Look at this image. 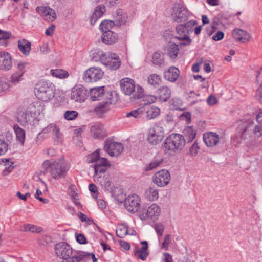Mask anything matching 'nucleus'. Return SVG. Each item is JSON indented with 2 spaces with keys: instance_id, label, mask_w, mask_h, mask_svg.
<instances>
[{
  "instance_id": "nucleus-1",
  "label": "nucleus",
  "mask_w": 262,
  "mask_h": 262,
  "mask_svg": "<svg viewBox=\"0 0 262 262\" xmlns=\"http://www.w3.org/2000/svg\"><path fill=\"white\" fill-rule=\"evenodd\" d=\"M100 150L97 149L86 157V161L89 163H94V180L98 183L101 187L105 190H108L112 187V182L110 177L105 173L110 167V162L103 157H100Z\"/></svg>"
},
{
  "instance_id": "nucleus-2",
  "label": "nucleus",
  "mask_w": 262,
  "mask_h": 262,
  "mask_svg": "<svg viewBox=\"0 0 262 262\" xmlns=\"http://www.w3.org/2000/svg\"><path fill=\"white\" fill-rule=\"evenodd\" d=\"M45 172H49L51 176L55 180L66 177L70 166L63 161L46 160L42 163Z\"/></svg>"
},
{
  "instance_id": "nucleus-3",
  "label": "nucleus",
  "mask_w": 262,
  "mask_h": 262,
  "mask_svg": "<svg viewBox=\"0 0 262 262\" xmlns=\"http://www.w3.org/2000/svg\"><path fill=\"white\" fill-rule=\"evenodd\" d=\"M55 86L53 83L47 81L41 80L35 85L34 93L38 99L48 102L55 96Z\"/></svg>"
},
{
  "instance_id": "nucleus-4",
  "label": "nucleus",
  "mask_w": 262,
  "mask_h": 262,
  "mask_svg": "<svg viewBox=\"0 0 262 262\" xmlns=\"http://www.w3.org/2000/svg\"><path fill=\"white\" fill-rule=\"evenodd\" d=\"M186 144V140L179 134L172 133L164 140L163 148L166 153L171 154L182 150Z\"/></svg>"
},
{
  "instance_id": "nucleus-5",
  "label": "nucleus",
  "mask_w": 262,
  "mask_h": 262,
  "mask_svg": "<svg viewBox=\"0 0 262 262\" xmlns=\"http://www.w3.org/2000/svg\"><path fill=\"white\" fill-rule=\"evenodd\" d=\"M164 130L162 126L155 124L148 130L147 141L151 145L159 144L164 138Z\"/></svg>"
},
{
  "instance_id": "nucleus-6",
  "label": "nucleus",
  "mask_w": 262,
  "mask_h": 262,
  "mask_svg": "<svg viewBox=\"0 0 262 262\" xmlns=\"http://www.w3.org/2000/svg\"><path fill=\"white\" fill-rule=\"evenodd\" d=\"M102 63L111 70H117L121 65V61L118 56L112 53H102L100 55Z\"/></svg>"
},
{
  "instance_id": "nucleus-7",
  "label": "nucleus",
  "mask_w": 262,
  "mask_h": 262,
  "mask_svg": "<svg viewBox=\"0 0 262 262\" xmlns=\"http://www.w3.org/2000/svg\"><path fill=\"white\" fill-rule=\"evenodd\" d=\"M171 16L173 21L182 23L187 20L188 11L183 5L176 4L171 8Z\"/></svg>"
},
{
  "instance_id": "nucleus-8",
  "label": "nucleus",
  "mask_w": 262,
  "mask_h": 262,
  "mask_svg": "<svg viewBox=\"0 0 262 262\" xmlns=\"http://www.w3.org/2000/svg\"><path fill=\"white\" fill-rule=\"evenodd\" d=\"M103 71L98 67H91L87 69L83 74V79L85 82H94L102 78Z\"/></svg>"
},
{
  "instance_id": "nucleus-9",
  "label": "nucleus",
  "mask_w": 262,
  "mask_h": 262,
  "mask_svg": "<svg viewBox=\"0 0 262 262\" xmlns=\"http://www.w3.org/2000/svg\"><path fill=\"white\" fill-rule=\"evenodd\" d=\"M87 98V90L80 84L75 85L71 90L70 99L75 102L82 103Z\"/></svg>"
},
{
  "instance_id": "nucleus-10",
  "label": "nucleus",
  "mask_w": 262,
  "mask_h": 262,
  "mask_svg": "<svg viewBox=\"0 0 262 262\" xmlns=\"http://www.w3.org/2000/svg\"><path fill=\"white\" fill-rule=\"evenodd\" d=\"M170 174L165 169L161 170L157 172L153 176V182L159 187L166 186L170 180Z\"/></svg>"
},
{
  "instance_id": "nucleus-11",
  "label": "nucleus",
  "mask_w": 262,
  "mask_h": 262,
  "mask_svg": "<svg viewBox=\"0 0 262 262\" xmlns=\"http://www.w3.org/2000/svg\"><path fill=\"white\" fill-rule=\"evenodd\" d=\"M140 203L141 199L139 196L133 194L126 198L124 206L128 212L134 213L139 209Z\"/></svg>"
},
{
  "instance_id": "nucleus-12",
  "label": "nucleus",
  "mask_w": 262,
  "mask_h": 262,
  "mask_svg": "<svg viewBox=\"0 0 262 262\" xmlns=\"http://www.w3.org/2000/svg\"><path fill=\"white\" fill-rule=\"evenodd\" d=\"M120 87L122 92L126 95H130L133 94V98L134 99V96L137 91L134 81L129 78H123L120 81Z\"/></svg>"
},
{
  "instance_id": "nucleus-13",
  "label": "nucleus",
  "mask_w": 262,
  "mask_h": 262,
  "mask_svg": "<svg viewBox=\"0 0 262 262\" xmlns=\"http://www.w3.org/2000/svg\"><path fill=\"white\" fill-rule=\"evenodd\" d=\"M123 145L121 143L116 142H106L104 148L111 157H117L123 151Z\"/></svg>"
},
{
  "instance_id": "nucleus-14",
  "label": "nucleus",
  "mask_w": 262,
  "mask_h": 262,
  "mask_svg": "<svg viewBox=\"0 0 262 262\" xmlns=\"http://www.w3.org/2000/svg\"><path fill=\"white\" fill-rule=\"evenodd\" d=\"M176 32L178 36L176 38L180 40L183 41L180 43V45L182 46H188L190 45L191 42V40L188 36L189 32L185 28V26L183 24L178 25L176 27Z\"/></svg>"
},
{
  "instance_id": "nucleus-15",
  "label": "nucleus",
  "mask_w": 262,
  "mask_h": 262,
  "mask_svg": "<svg viewBox=\"0 0 262 262\" xmlns=\"http://www.w3.org/2000/svg\"><path fill=\"white\" fill-rule=\"evenodd\" d=\"M55 250L57 256L64 258L67 256H71L72 254V249L68 244L64 242L57 244Z\"/></svg>"
},
{
  "instance_id": "nucleus-16",
  "label": "nucleus",
  "mask_w": 262,
  "mask_h": 262,
  "mask_svg": "<svg viewBox=\"0 0 262 262\" xmlns=\"http://www.w3.org/2000/svg\"><path fill=\"white\" fill-rule=\"evenodd\" d=\"M17 121L23 126L31 124L34 120L32 116L27 110L19 109L16 113Z\"/></svg>"
},
{
  "instance_id": "nucleus-17",
  "label": "nucleus",
  "mask_w": 262,
  "mask_h": 262,
  "mask_svg": "<svg viewBox=\"0 0 262 262\" xmlns=\"http://www.w3.org/2000/svg\"><path fill=\"white\" fill-rule=\"evenodd\" d=\"M12 60L8 52H0V69L8 71L12 68Z\"/></svg>"
},
{
  "instance_id": "nucleus-18",
  "label": "nucleus",
  "mask_w": 262,
  "mask_h": 262,
  "mask_svg": "<svg viewBox=\"0 0 262 262\" xmlns=\"http://www.w3.org/2000/svg\"><path fill=\"white\" fill-rule=\"evenodd\" d=\"M36 11L40 14L46 20L53 21L56 18V15L54 10L49 7H37L36 8Z\"/></svg>"
},
{
  "instance_id": "nucleus-19",
  "label": "nucleus",
  "mask_w": 262,
  "mask_h": 262,
  "mask_svg": "<svg viewBox=\"0 0 262 262\" xmlns=\"http://www.w3.org/2000/svg\"><path fill=\"white\" fill-rule=\"evenodd\" d=\"M142 99L143 101L146 102V104H151L154 103L157 99V97L154 95L144 94L143 88L139 85H137V91L134 96V100Z\"/></svg>"
},
{
  "instance_id": "nucleus-20",
  "label": "nucleus",
  "mask_w": 262,
  "mask_h": 262,
  "mask_svg": "<svg viewBox=\"0 0 262 262\" xmlns=\"http://www.w3.org/2000/svg\"><path fill=\"white\" fill-rule=\"evenodd\" d=\"M203 141L207 147H214L219 143L220 138L214 132H208L203 135Z\"/></svg>"
},
{
  "instance_id": "nucleus-21",
  "label": "nucleus",
  "mask_w": 262,
  "mask_h": 262,
  "mask_svg": "<svg viewBox=\"0 0 262 262\" xmlns=\"http://www.w3.org/2000/svg\"><path fill=\"white\" fill-rule=\"evenodd\" d=\"M232 37L236 41L242 43H246L249 41L250 36L245 30L236 28L232 31Z\"/></svg>"
},
{
  "instance_id": "nucleus-22",
  "label": "nucleus",
  "mask_w": 262,
  "mask_h": 262,
  "mask_svg": "<svg viewBox=\"0 0 262 262\" xmlns=\"http://www.w3.org/2000/svg\"><path fill=\"white\" fill-rule=\"evenodd\" d=\"M160 207L156 204L153 203L146 210V216L152 220H157L161 214Z\"/></svg>"
},
{
  "instance_id": "nucleus-23",
  "label": "nucleus",
  "mask_w": 262,
  "mask_h": 262,
  "mask_svg": "<svg viewBox=\"0 0 262 262\" xmlns=\"http://www.w3.org/2000/svg\"><path fill=\"white\" fill-rule=\"evenodd\" d=\"M45 133H49L55 141H59L62 139V135L60 132L59 128L54 124H50L43 129Z\"/></svg>"
},
{
  "instance_id": "nucleus-24",
  "label": "nucleus",
  "mask_w": 262,
  "mask_h": 262,
  "mask_svg": "<svg viewBox=\"0 0 262 262\" xmlns=\"http://www.w3.org/2000/svg\"><path fill=\"white\" fill-rule=\"evenodd\" d=\"M92 137L95 139H100L106 136V131L102 124L96 123L91 128Z\"/></svg>"
},
{
  "instance_id": "nucleus-25",
  "label": "nucleus",
  "mask_w": 262,
  "mask_h": 262,
  "mask_svg": "<svg viewBox=\"0 0 262 262\" xmlns=\"http://www.w3.org/2000/svg\"><path fill=\"white\" fill-rule=\"evenodd\" d=\"M144 114L147 120L154 119L160 114V110L154 106H145L143 107Z\"/></svg>"
},
{
  "instance_id": "nucleus-26",
  "label": "nucleus",
  "mask_w": 262,
  "mask_h": 262,
  "mask_svg": "<svg viewBox=\"0 0 262 262\" xmlns=\"http://www.w3.org/2000/svg\"><path fill=\"white\" fill-rule=\"evenodd\" d=\"M102 41L107 45H111L117 42L118 36L116 33L113 31H105L101 36Z\"/></svg>"
},
{
  "instance_id": "nucleus-27",
  "label": "nucleus",
  "mask_w": 262,
  "mask_h": 262,
  "mask_svg": "<svg viewBox=\"0 0 262 262\" xmlns=\"http://www.w3.org/2000/svg\"><path fill=\"white\" fill-rule=\"evenodd\" d=\"M27 110L34 119L40 114L43 111V108L40 102H36L29 105Z\"/></svg>"
},
{
  "instance_id": "nucleus-28",
  "label": "nucleus",
  "mask_w": 262,
  "mask_h": 262,
  "mask_svg": "<svg viewBox=\"0 0 262 262\" xmlns=\"http://www.w3.org/2000/svg\"><path fill=\"white\" fill-rule=\"evenodd\" d=\"M141 244L143 245L142 247L139 250L136 248L135 251V255L137 258L145 260L149 254L147 250L148 243L147 241H144L141 242Z\"/></svg>"
},
{
  "instance_id": "nucleus-29",
  "label": "nucleus",
  "mask_w": 262,
  "mask_h": 262,
  "mask_svg": "<svg viewBox=\"0 0 262 262\" xmlns=\"http://www.w3.org/2000/svg\"><path fill=\"white\" fill-rule=\"evenodd\" d=\"M158 97L161 102H166L169 99L171 95L170 89L166 86H162L157 90Z\"/></svg>"
},
{
  "instance_id": "nucleus-30",
  "label": "nucleus",
  "mask_w": 262,
  "mask_h": 262,
  "mask_svg": "<svg viewBox=\"0 0 262 262\" xmlns=\"http://www.w3.org/2000/svg\"><path fill=\"white\" fill-rule=\"evenodd\" d=\"M104 95L103 86L93 88L90 89V97L92 101H99L101 100Z\"/></svg>"
},
{
  "instance_id": "nucleus-31",
  "label": "nucleus",
  "mask_w": 262,
  "mask_h": 262,
  "mask_svg": "<svg viewBox=\"0 0 262 262\" xmlns=\"http://www.w3.org/2000/svg\"><path fill=\"white\" fill-rule=\"evenodd\" d=\"M180 75L179 69L174 67H170L164 73V78L170 82H174L178 78Z\"/></svg>"
},
{
  "instance_id": "nucleus-32",
  "label": "nucleus",
  "mask_w": 262,
  "mask_h": 262,
  "mask_svg": "<svg viewBox=\"0 0 262 262\" xmlns=\"http://www.w3.org/2000/svg\"><path fill=\"white\" fill-rule=\"evenodd\" d=\"M145 198L149 201L157 200L159 197V191L154 186L146 188L144 192Z\"/></svg>"
},
{
  "instance_id": "nucleus-33",
  "label": "nucleus",
  "mask_w": 262,
  "mask_h": 262,
  "mask_svg": "<svg viewBox=\"0 0 262 262\" xmlns=\"http://www.w3.org/2000/svg\"><path fill=\"white\" fill-rule=\"evenodd\" d=\"M31 44L28 40L23 39L18 41V48L26 56L30 54Z\"/></svg>"
},
{
  "instance_id": "nucleus-34",
  "label": "nucleus",
  "mask_w": 262,
  "mask_h": 262,
  "mask_svg": "<svg viewBox=\"0 0 262 262\" xmlns=\"http://www.w3.org/2000/svg\"><path fill=\"white\" fill-rule=\"evenodd\" d=\"M77 190L76 187L74 185H71L68 188V194L70 196L73 203L79 206L80 205L79 202V195L77 192Z\"/></svg>"
},
{
  "instance_id": "nucleus-35",
  "label": "nucleus",
  "mask_w": 262,
  "mask_h": 262,
  "mask_svg": "<svg viewBox=\"0 0 262 262\" xmlns=\"http://www.w3.org/2000/svg\"><path fill=\"white\" fill-rule=\"evenodd\" d=\"M184 134L188 142L192 141L196 137V130L192 126H187L184 130Z\"/></svg>"
},
{
  "instance_id": "nucleus-36",
  "label": "nucleus",
  "mask_w": 262,
  "mask_h": 262,
  "mask_svg": "<svg viewBox=\"0 0 262 262\" xmlns=\"http://www.w3.org/2000/svg\"><path fill=\"white\" fill-rule=\"evenodd\" d=\"M13 128L16 136L17 140L19 142L21 145H24L25 140V132L24 130L17 124L14 125Z\"/></svg>"
},
{
  "instance_id": "nucleus-37",
  "label": "nucleus",
  "mask_w": 262,
  "mask_h": 262,
  "mask_svg": "<svg viewBox=\"0 0 262 262\" xmlns=\"http://www.w3.org/2000/svg\"><path fill=\"white\" fill-rule=\"evenodd\" d=\"M109 110L108 102H104L99 103L95 108V113L100 117L106 113Z\"/></svg>"
},
{
  "instance_id": "nucleus-38",
  "label": "nucleus",
  "mask_w": 262,
  "mask_h": 262,
  "mask_svg": "<svg viewBox=\"0 0 262 262\" xmlns=\"http://www.w3.org/2000/svg\"><path fill=\"white\" fill-rule=\"evenodd\" d=\"M163 161V159L162 158L154 159L149 164L146 165L145 170L148 171L157 168L162 163Z\"/></svg>"
},
{
  "instance_id": "nucleus-39",
  "label": "nucleus",
  "mask_w": 262,
  "mask_h": 262,
  "mask_svg": "<svg viewBox=\"0 0 262 262\" xmlns=\"http://www.w3.org/2000/svg\"><path fill=\"white\" fill-rule=\"evenodd\" d=\"M179 52L178 46L174 43L170 45L167 51V54L171 59H175Z\"/></svg>"
},
{
  "instance_id": "nucleus-40",
  "label": "nucleus",
  "mask_w": 262,
  "mask_h": 262,
  "mask_svg": "<svg viewBox=\"0 0 262 262\" xmlns=\"http://www.w3.org/2000/svg\"><path fill=\"white\" fill-rule=\"evenodd\" d=\"M50 73L53 76L60 79H65L69 77L68 72L62 69L51 70Z\"/></svg>"
},
{
  "instance_id": "nucleus-41",
  "label": "nucleus",
  "mask_w": 262,
  "mask_h": 262,
  "mask_svg": "<svg viewBox=\"0 0 262 262\" xmlns=\"http://www.w3.org/2000/svg\"><path fill=\"white\" fill-rule=\"evenodd\" d=\"M115 25L114 21L105 20L100 24L99 29L103 33L105 31H111V29L114 27Z\"/></svg>"
},
{
  "instance_id": "nucleus-42",
  "label": "nucleus",
  "mask_w": 262,
  "mask_h": 262,
  "mask_svg": "<svg viewBox=\"0 0 262 262\" xmlns=\"http://www.w3.org/2000/svg\"><path fill=\"white\" fill-rule=\"evenodd\" d=\"M147 81L149 85L156 86L161 84L162 79L159 75L152 74L148 76Z\"/></svg>"
},
{
  "instance_id": "nucleus-43",
  "label": "nucleus",
  "mask_w": 262,
  "mask_h": 262,
  "mask_svg": "<svg viewBox=\"0 0 262 262\" xmlns=\"http://www.w3.org/2000/svg\"><path fill=\"white\" fill-rule=\"evenodd\" d=\"M12 34L10 32L0 30V45L5 47L8 45V40L11 37Z\"/></svg>"
},
{
  "instance_id": "nucleus-44",
  "label": "nucleus",
  "mask_w": 262,
  "mask_h": 262,
  "mask_svg": "<svg viewBox=\"0 0 262 262\" xmlns=\"http://www.w3.org/2000/svg\"><path fill=\"white\" fill-rule=\"evenodd\" d=\"M152 61L156 65L163 66L164 64L163 55L159 52H155L152 55Z\"/></svg>"
},
{
  "instance_id": "nucleus-45",
  "label": "nucleus",
  "mask_w": 262,
  "mask_h": 262,
  "mask_svg": "<svg viewBox=\"0 0 262 262\" xmlns=\"http://www.w3.org/2000/svg\"><path fill=\"white\" fill-rule=\"evenodd\" d=\"M128 229L125 224H120L116 229L117 235L120 238H123L128 233Z\"/></svg>"
},
{
  "instance_id": "nucleus-46",
  "label": "nucleus",
  "mask_w": 262,
  "mask_h": 262,
  "mask_svg": "<svg viewBox=\"0 0 262 262\" xmlns=\"http://www.w3.org/2000/svg\"><path fill=\"white\" fill-rule=\"evenodd\" d=\"M24 229L25 232H30L36 233H40L42 231L41 227L29 224L24 225Z\"/></svg>"
},
{
  "instance_id": "nucleus-47",
  "label": "nucleus",
  "mask_w": 262,
  "mask_h": 262,
  "mask_svg": "<svg viewBox=\"0 0 262 262\" xmlns=\"http://www.w3.org/2000/svg\"><path fill=\"white\" fill-rule=\"evenodd\" d=\"M144 115L143 107L133 110L126 114V117L129 118L133 117L136 118H140Z\"/></svg>"
},
{
  "instance_id": "nucleus-48",
  "label": "nucleus",
  "mask_w": 262,
  "mask_h": 262,
  "mask_svg": "<svg viewBox=\"0 0 262 262\" xmlns=\"http://www.w3.org/2000/svg\"><path fill=\"white\" fill-rule=\"evenodd\" d=\"M253 124V121L250 120L241 121L239 124L240 132L243 134L246 133L249 128Z\"/></svg>"
},
{
  "instance_id": "nucleus-49",
  "label": "nucleus",
  "mask_w": 262,
  "mask_h": 262,
  "mask_svg": "<svg viewBox=\"0 0 262 262\" xmlns=\"http://www.w3.org/2000/svg\"><path fill=\"white\" fill-rule=\"evenodd\" d=\"M3 162H5V169L3 171V174L4 176L8 175L14 168V166H13V162H10L8 159H4L2 160Z\"/></svg>"
},
{
  "instance_id": "nucleus-50",
  "label": "nucleus",
  "mask_w": 262,
  "mask_h": 262,
  "mask_svg": "<svg viewBox=\"0 0 262 262\" xmlns=\"http://www.w3.org/2000/svg\"><path fill=\"white\" fill-rule=\"evenodd\" d=\"M172 241L171 235L169 234H166L164 238L163 242L161 243V248L164 250H168L170 244Z\"/></svg>"
},
{
  "instance_id": "nucleus-51",
  "label": "nucleus",
  "mask_w": 262,
  "mask_h": 262,
  "mask_svg": "<svg viewBox=\"0 0 262 262\" xmlns=\"http://www.w3.org/2000/svg\"><path fill=\"white\" fill-rule=\"evenodd\" d=\"M113 195L118 203H121L123 202H125V200L126 197H125V195L121 190H118L115 191Z\"/></svg>"
},
{
  "instance_id": "nucleus-52",
  "label": "nucleus",
  "mask_w": 262,
  "mask_h": 262,
  "mask_svg": "<svg viewBox=\"0 0 262 262\" xmlns=\"http://www.w3.org/2000/svg\"><path fill=\"white\" fill-rule=\"evenodd\" d=\"M122 12H118L117 15L115 18V20L114 21L116 25L120 26L122 24H124L126 23L127 17L125 15H122Z\"/></svg>"
},
{
  "instance_id": "nucleus-53",
  "label": "nucleus",
  "mask_w": 262,
  "mask_h": 262,
  "mask_svg": "<svg viewBox=\"0 0 262 262\" xmlns=\"http://www.w3.org/2000/svg\"><path fill=\"white\" fill-rule=\"evenodd\" d=\"M252 133L256 138H259L262 137V124H256L252 129Z\"/></svg>"
},
{
  "instance_id": "nucleus-54",
  "label": "nucleus",
  "mask_w": 262,
  "mask_h": 262,
  "mask_svg": "<svg viewBox=\"0 0 262 262\" xmlns=\"http://www.w3.org/2000/svg\"><path fill=\"white\" fill-rule=\"evenodd\" d=\"M154 229H155L157 235L161 236L164 232L165 227L161 223H156L154 225Z\"/></svg>"
},
{
  "instance_id": "nucleus-55",
  "label": "nucleus",
  "mask_w": 262,
  "mask_h": 262,
  "mask_svg": "<svg viewBox=\"0 0 262 262\" xmlns=\"http://www.w3.org/2000/svg\"><path fill=\"white\" fill-rule=\"evenodd\" d=\"M78 115V113L76 111H67L64 113V117L68 120H73L75 119Z\"/></svg>"
},
{
  "instance_id": "nucleus-56",
  "label": "nucleus",
  "mask_w": 262,
  "mask_h": 262,
  "mask_svg": "<svg viewBox=\"0 0 262 262\" xmlns=\"http://www.w3.org/2000/svg\"><path fill=\"white\" fill-rule=\"evenodd\" d=\"M75 257L78 260L79 262L82 260H86L90 258V254L85 252L80 251L77 253Z\"/></svg>"
},
{
  "instance_id": "nucleus-57",
  "label": "nucleus",
  "mask_w": 262,
  "mask_h": 262,
  "mask_svg": "<svg viewBox=\"0 0 262 262\" xmlns=\"http://www.w3.org/2000/svg\"><path fill=\"white\" fill-rule=\"evenodd\" d=\"M199 149L200 147L196 141H195L190 148L189 152V155L191 157L196 156Z\"/></svg>"
},
{
  "instance_id": "nucleus-58",
  "label": "nucleus",
  "mask_w": 262,
  "mask_h": 262,
  "mask_svg": "<svg viewBox=\"0 0 262 262\" xmlns=\"http://www.w3.org/2000/svg\"><path fill=\"white\" fill-rule=\"evenodd\" d=\"M23 72H14L11 76V81L13 83H15L19 81L23 76Z\"/></svg>"
},
{
  "instance_id": "nucleus-59",
  "label": "nucleus",
  "mask_w": 262,
  "mask_h": 262,
  "mask_svg": "<svg viewBox=\"0 0 262 262\" xmlns=\"http://www.w3.org/2000/svg\"><path fill=\"white\" fill-rule=\"evenodd\" d=\"M105 11V8L104 6H98L96 7L93 13L97 15V17H101Z\"/></svg>"
},
{
  "instance_id": "nucleus-60",
  "label": "nucleus",
  "mask_w": 262,
  "mask_h": 262,
  "mask_svg": "<svg viewBox=\"0 0 262 262\" xmlns=\"http://www.w3.org/2000/svg\"><path fill=\"white\" fill-rule=\"evenodd\" d=\"M8 145L4 140H0V156L4 155L8 150Z\"/></svg>"
},
{
  "instance_id": "nucleus-61",
  "label": "nucleus",
  "mask_w": 262,
  "mask_h": 262,
  "mask_svg": "<svg viewBox=\"0 0 262 262\" xmlns=\"http://www.w3.org/2000/svg\"><path fill=\"white\" fill-rule=\"evenodd\" d=\"M90 191L92 193V196L94 198H97V189L95 185L90 184L89 186Z\"/></svg>"
},
{
  "instance_id": "nucleus-62",
  "label": "nucleus",
  "mask_w": 262,
  "mask_h": 262,
  "mask_svg": "<svg viewBox=\"0 0 262 262\" xmlns=\"http://www.w3.org/2000/svg\"><path fill=\"white\" fill-rule=\"evenodd\" d=\"M224 33L222 31H219L212 36V39L215 41H219L224 38Z\"/></svg>"
},
{
  "instance_id": "nucleus-63",
  "label": "nucleus",
  "mask_w": 262,
  "mask_h": 262,
  "mask_svg": "<svg viewBox=\"0 0 262 262\" xmlns=\"http://www.w3.org/2000/svg\"><path fill=\"white\" fill-rule=\"evenodd\" d=\"M216 98L212 95H210L207 99V103L209 105H213L217 103Z\"/></svg>"
},
{
  "instance_id": "nucleus-64",
  "label": "nucleus",
  "mask_w": 262,
  "mask_h": 262,
  "mask_svg": "<svg viewBox=\"0 0 262 262\" xmlns=\"http://www.w3.org/2000/svg\"><path fill=\"white\" fill-rule=\"evenodd\" d=\"M196 24V22L194 20H190L183 25L185 26V28H187V30L189 32L190 31H191L192 27Z\"/></svg>"
}]
</instances>
